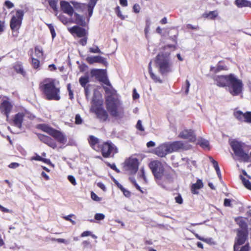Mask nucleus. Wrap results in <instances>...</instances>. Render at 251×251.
<instances>
[{"instance_id":"obj_1","label":"nucleus","mask_w":251,"mask_h":251,"mask_svg":"<svg viewBox=\"0 0 251 251\" xmlns=\"http://www.w3.org/2000/svg\"><path fill=\"white\" fill-rule=\"evenodd\" d=\"M91 75L99 81L108 86H103L107 95L105 97V110L103 106L101 100L93 98L91 112L96 114L97 118L102 122L108 120L109 115L115 118H122L124 115V108L120 100L117 91L109 82L106 73L104 70L94 69L91 71Z\"/></svg>"},{"instance_id":"obj_2","label":"nucleus","mask_w":251,"mask_h":251,"mask_svg":"<svg viewBox=\"0 0 251 251\" xmlns=\"http://www.w3.org/2000/svg\"><path fill=\"white\" fill-rule=\"evenodd\" d=\"M39 89L45 96L47 100H59L60 96V88L55 84V80L50 78H46L39 84Z\"/></svg>"},{"instance_id":"obj_3","label":"nucleus","mask_w":251,"mask_h":251,"mask_svg":"<svg viewBox=\"0 0 251 251\" xmlns=\"http://www.w3.org/2000/svg\"><path fill=\"white\" fill-rule=\"evenodd\" d=\"M36 128L46 132L60 144H65L67 141L66 136L62 132L53 128L47 124H38L36 126Z\"/></svg>"},{"instance_id":"obj_4","label":"nucleus","mask_w":251,"mask_h":251,"mask_svg":"<svg viewBox=\"0 0 251 251\" xmlns=\"http://www.w3.org/2000/svg\"><path fill=\"white\" fill-rule=\"evenodd\" d=\"M155 63L161 75L167 74L172 72V64L169 59V54L159 53L155 57Z\"/></svg>"},{"instance_id":"obj_5","label":"nucleus","mask_w":251,"mask_h":251,"mask_svg":"<svg viewBox=\"0 0 251 251\" xmlns=\"http://www.w3.org/2000/svg\"><path fill=\"white\" fill-rule=\"evenodd\" d=\"M230 145L235 155L240 161L244 162L250 161L249 155L244 150L245 146V143L233 140L230 143Z\"/></svg>"},{"instance_id":"obj_6","label":"nucleus","mask_w":251,"mask_h":251,"mask_svg":"<svg viewBox=\"0 0 251 251\" xmlns=\"http://www.w3.org/2000/svg\"><path fill=\"white\" fill-rule=\"evenodd\" d=\"M227 87L229 93L233 96H236L242 93L244 84L241 79L232 74Z\"/></svg>"},{"instance_id":"obj_7","label":"nucleus","mask_w":251,"mask_h":251,"mask_svg":"<svg viewBox=\"0 0 251 251\" xmlns=\"http://www.w3.org/2000/svg\"><path fill=\"white\" fill-rule=\"evenodd\" d=\"M24 12L22 10H17L16 14L13 15L10 21V27L12 30V35L17 37L19 34V30L21 27Z\"/></svg>"},{"instance_id":"obj_8","label":"nucleus","mask_w":251,"mask_h":251,"mask_svg":"<svg viewBox=\"0 0 251 251\" xmlns=\"http://www.w3.org/2000/svg\"><path fill=\"white\" fill-rule=\"evenodd\" d=\"M149 167L156 181L162 179L164 175L165 169L162 163L159 160L151 161L149 164Z\"/></svg>"},{"instance_id":"obj_9","label":"nucleus","mask_w":251,"mask_h":251,"mask_svg":"<svg viewBox=\"0 0 251 251\" xmlns=\"http://www.w3.org/2000/svg\"><path fill=\"white\" fill-rule=\"evenodd\" d=\"M102 156L104 158L113 157L118 152L117 148L110 142H105L100 147Z\"/></svg>"},{"instance_id":"obj_10","label":"nucleus","mask_w":251,"mask_h":251,"mask_svg":"<svg viewBox=\"0 0 251 251\" xmlns=\"http://www.w3.org/2000/svg\"><path fill=\"white\" fill-rule=\"evenodd\" d=\"M139 163L136 158L129 157L124 163V169L128 172L130 175H134L138 170Z\"/></svg>"},{"instance_id":"obj_11","label":"nucleus","mask_w":251,"mask_h":251,"mask_svg":"<svg viewBox=\"0 0 251 251\" xmlns=\"http://www.w3.org/2000/svg\"><path fill=\"white\" fill-rule=\"evenodd\" d=\"M247 239L248 232L247 231L244 230L238 231L233 246L234 251H236L237 249H239V246L244 244Z\"/></svg>"},{"instance_id":"obj_12","label":"nucleus","mask_w":251,"mask_h":251,"mask_svg":"<svg viewBox=\"0 0 251 251\" xmlns=\"http://www.w3.org/2000/svg\"><path fill=\"white\" fill-rule=\"evenodd\" d=\"M232 74L217 75L213 77V79L218 86L220 87H227Z\"/></svg>"},{"instance_id":"obj_13","label":"nucleus","mask_w":251,"mask_h":251,"mask_svg":"<svg viewBox=\"0 0 251 251\" xmlns=\"http://www.w3.org/2000/svg\"><path fill=\"white\" fill-rule=\"evenodd\" d=\"M234 117L241 122L251 123V112L247 111L243 113L240 110L235 111L233 113Z\"/></svg>"},{"instance_id":"obj_14","label":"nucleus","mask_w":251,"mask_h":251,"mask_svg":"<svg viewBox=\"0 0 251 251\" xmlns=\"http://www.w3.org/2000/svg\"><path fill=\"white\" fill-rule=\"evenodd\" d=\"M68 30L74 37L80 38L87 35V31L84 28L78 25H74L71 27H69Z\"/></svg>"},{"instance_id":"obj_15","label":"nucleus","mask_w":251,"mask_h":251,"mask_svg":"<svg viewBox=\"0 0 251 251\" xmlns=\"http://www.w3.org/2000/svg\"><path fill=\"white\" fill-rule=\"evenodd\" d=\"M178 137L188 140L191 142H194L196 140V136L192 129H184L180 132Z\"/></svg>"},{"instance_id":"obj_16","label":"nucleus","mask_w":251,"mask_h":251,"mask_svg":"<svg viewBox=\"0 0 251 251\" xmlns=\"http://www.w3.org/2000/svg\"><path fill=\"white\" fill-rule=\"evenodd\" d=\"M36 135L42 142L47 145L50 148L54 149L57 147L56 142L50 136L41 133H36Z\"/></svg>"},{"instance_id":"obj_17","label":"nucleus","mask_w":251,"mask_h":251,"mask_svg":"<svg viewBox=\"0 0 251 251\" xmlns=\"http://www.w3.org/2000/svg\"><path fill=\"white\" fill-rule=\"evenodd\" d=\"M13 105L8 100H3L0 104V111L1 113L6 116L7 118H9V115L11 112Z\"/></svg>"},{"instance_id":"obj_18","label":"nucleus","mask_w":251,"mask_h":251,"mask_svg":"<svg viewBox=\"0 0 251 251\" xmlns=\"http://www.w3.org/2000/svg\"><path fill=\"white\" fill-rule=\"evenodd\" d=\"M154 153L160 157H165L167 154L170 153L168 143H166L160 145L155 149Z\"/></svg>"},{"instance_id":"obj_19","label":"nucleus","mask_w":251,"mask_h":251,"mask_svg":"<svg viewBox=\"0 0 251 251\" xmlns=\"http://www.w3.org/2000/svg\"><path fill=\"white\" fill-rule=\"evenodd\" d=\"M170 152L178 151L184 149V144L182 141H176L171 143H168Z\"/></svg>"},{"instance_id":"obj_20","label":"nucleus","mask_w":251,"mask_h":251,"mask_svg":"<svg viewBox=\"0 0 251 251\" xmlns=\"http://www.w3.org/2000/svg\"><path fill=\"white\" fill-rule=\"evenodd\" d=\"M60 7L62 11L72 16L74 13L73 7L70 4L69 2L66 1H61L60 2Z\"/></svg>"},{"instance_id":"obj_21","label":"nucleus","mask_w":251,"mask_h":251,"mask_svg":"<svg viewBox=\"0 0 251 251\" xmlns=\"http://www.w3.org/2000/svg\"><path fill=\"white\" fill-rule=\"evenodd\" d=\"M24 117L25 114L23 113L19 112L16 114L13 119L14 125L15 126L21 128L22 126V123L24 121Z\"/></svg>"},{"instance_id":"obj_22","label":"nucleus","mask_w":251,"mask_h":251,"mask_svg":"<svg viewBox=\"0 0 251 251\" xmlns=\"http://www.w3.org/2000/svg\"><path fill=\"white\" fill-rule=\"evenodd\" d=\"M86 61L90 64H92L95 63H100L103 64L106 63L105 59L104 57L99 55L95 56H88L86 58Z\"/></svg>"},{"instance_id":"obj_23","label":"nucleus","mask_w":251,"mask_h":251,"mask_svg":"<svg viewBox=\"0 0 251 251\" xmlns=\"http://www.w3.org/2000/svg\"><path fill=\"white\" fill-rule=\"evenodd\" d=\"M88 142L90 146L95 150L99 151L100 147L99 146L100 140L98 138L93 135H90L88 138Z\"/></svg>"},{"instance_id":"obj_24","label":"nucleus","mask_w":251,"mask_h":251,"mask_svg":"<svg viewBox=\"0 0 251 251\" xmlns=\"http://www.w3.org/2000/svg\"><path fill=\"white\" fill-rule=\"evenodd\" d=\"M223 62V60L219 61L216 67L211 66L210 69V72L214 74H216L221 71H227L228 68L226 65H222Z\"/></svg>"},{"instance_id":"obj_25","label":"nucleus","mask_w":251,"mask_h":251,"mask_svg":"<svg viewBox=\"0 0 251 251\" xmlns=\"http://www.w3.org/2000/svg\"><path fill=\"white\" fill-rule=\"evenodd\" d=\"M203 187V184L202 182V180L198 179L197 180V182L192 184L191 187V191L193 194H198L199 191L198 190L201 189Z\"/></svg>"},{"instance_id":"obj_26","label":"nucleus","mask_w":251,"mask_h":251,"mask_svg":"<svg viewBox=\"0 0 251 251\" xmlns=\"http://www.w3.org/2000/svg\"><path fill=\"white\" fill-rule=\"evenodd\" d=\"M13 67L17 73L20 74L24 76H25L26 72L24 70L23 65H22V64L21 62H16L14 64Z\"/></svg>"},{"instance_id":"obj_27","label":"nucleus","mask_w":251,"mask_h":251,"mask_svg":"<svg viewBox=\"0 0 251 251\" xmlns=\"http://www.w3.org/2000/svg\"><path fill=\"white\" fill-rule=\"evenodd\" d=\"M235 4L239 8L243 7L251 8V1L247 0H235Z\"/></svg>"},{"instance_id":"obj_28","label":"nucleus","mask_w":251,"mask_h":251,"mask_svg":"<svg viewBox=\"0 0 251 251\" xmlns=\"http://www.w3.org/2000/svg\"><path fill=\"white\" fill-rule=\"evenodd\" d=\"M218 15V12L217 10L209 11L203 14L202 17L210 20H215Z\"/></svg>"},{"instance_id":"obj_29","label":"nucleus","mask_w":251,"mask_h":251,"mask_svg":"<svg viewBox=\"0 0 251 251\" xmlns=\"http://www.w3.org/2000/svg\"><path fill=\"white\" fill-rule=\"evenodd\" d=\"M210 161L212 163L214 168L215 169V171L216 172V173L217 174V176L220 179L222 178V175L221 173L220 169L219 167L218 163L217 161L215 160L211 156H210L209 157Z\"/></svg>"},{"instance_id":"obj_30","label":"nucleus","mask_w":251,"mask_h":251,"mask_svg":"<svg viewBox=\"0 0 251 251\" xmlns=\"http://www.w3.org/2000/svg\"><path fill=\"white\" fill-rule=\"evenodd\" d=\"M31 160H36L39 161H42L47 164H50L51 163L50 160L49 159L44 158L37 153H35V155L32 156L31 158Z\"/></svg>"},{"instance_id":"obj_31","label":"nucleus","mask_w":251,"mask_h":251,"mask_svg":"<svg viewBox=\"0 0 251 251\" xmlns=\"http://www.w3.org/2000/svg\"><path fill=\"white\" fill-rule=\"evenodd\" d=\"M75 23L78 25H83L84 24V20L82 16H80L76 13H75Z\"/></svg>"},{"instance_id":"obj_32","label":"nucleus","mask_w":251,"mask_h":251,"mask_svg":"<svg viewBox=\"0 0 251 251\" xmlns=\"http://www.w3.org/2000/svg\"><path fill=\"white\" fill-rule=\"evenodd\" d=\"M240 178L244 186L247 189L251 190V182L242 176H240Z\"/></svg>"},{"instance_id":"obj_33","label":"nucleus","mask_w":251,"mask_h":251,"mask_svg":"<svg viewBox=\"0 0 251 251\" xmlns=\"http://www.w3.org/2000/svg\"><path fill=\"white\" fill-rule=\"evenodd\" d=\"M79 82L81 86L85 88L89 82V78L87 76H81L79 79Z\"/></svg>"},{"instance_id":"obj_34","label":"nucleus","mask_w":251,"mask_h":251,"mask_svg":"<svg viewBox=\"0 0 251 251\" xmlns=\"http://www.w3.org/2000/svg\"><path fill=\"white\" fill-rule=\"evenodd\" d=\"M129 180L134 185L135 188L139 190L141 193L143 194L144 192L142 190L141 187L137 183L136 180L134 177H129Z\"/></svg>"},{"instance_id":"obj_35","label":"nucleus","mask_w":251,"mask_h":251,"mask_svg":"<svg viewBox=\"0 0 251 251\" xmlns=\"http://www.w3.org/2000/svg\"><path fill=\"white\" fill-rule=\"evenodd\" d=\"M35 53L36 55L39 58L42 57L44 55L43 49L41 47H35Z\"/></svg>"},{"instance_id":"obj_36","label":"nucleus","mask_w":251,"mask_h":251,"mask_svg":"<svg viewBox=\"0 0 251 251\" xmlns=\"http://www.w3.org/2000/svg\"><path fill=\"white\" fill-rule=\"evenodd\" d=\"M31 65L34 69H39L40 68V61L38 59L32 57L31 58Z\"/></svg>"},{"instance_id":"obj_37","label":"nucleus","mask_w":251,"mask_h":251,"mask_svg":"<svg viewBox=\"0 0 251 251\" xmlns=\"http://www.w3.org/2000/svg\"><path fill=\"white\" fill-rule=\"evenodd\" d=\"M72 4L76 9H81L83 8L86 4L84 3H81L76 1H71Z\"/></svg>"},{"instance_id":"obj_38","label":"nucleus","mask_w":251,"mask_h":251,"mask_svg":"<svg viewBox=\"0 0 251 251\" xmlns=\"http://www.w3.org/2000/svg\"><path fill=\"white\" fill-rule=\"evenodd\" d=\"M96 3L89 2L87 5L88 12L89 17L91 16L93 14V9L96 5Z\"/></svg>"},{"instance_id":"obj_39","label":"nucleus","mask_w":251,"mask_h":251,"mask_svg":"<svg viewBox=\"0 0 251 251\" xmlns=\"http://www.w3.org/2000/svg\"><path fill=\"white\" fill-rule=\"evenodd\" d=\"M57 1L56 0H49V5L54 11H57Z\"/></svg>"},{"instance_id":"obj_40","label":"nucleus","mask_w":251,"mask_h":251,"mask_svg":"<svg viewBox=\"0 0 251 251\" xmlns=\"http://www.w3.org/2000/svg\"><path fill=\"white\" fill-rule=\"evenodd\" d=\"M115 11L117 15V16L120 18L121 20H123L125 19V16L122 15V12L120 10V8L119 6H117L115 8Z\"/></svg>"},{"instance_id":"obj_41","label":"nucleus","mask_w":251,"mask_h":251,"mask_svg":"<svg viewBox=\"0 0 251 251\" xmlns=\"http://www.w3.org/2000/svg\"><path fill=\"white\" fill-rule=\"evenodd\" d=\"M47 25L50 30L52 38L53 39L56 36V33L53 25L51 24H47Z\"/></svg>"},{"instance_id":"obj_42","label":"nucleus","mask_w":251,"mask_h":251,"mask_svg":"<svg viewBox=\"0 0 251 251\" xmlns=\"http://www.w3.org/2000/svg\"><path fill=\"white\" fill-rule=\"evenodd\" d=\"M89 52L94 53H101L100 50L98 46H95L94 48H90L89 49Z\"/></svg>"},{"instance_id":"obj_43","label":"nucleus","mask_w":251,"mask_h":251,"mask_svg":"<svg viewBox=\"0 0 251 251\" xmlns=\"http://www.w3.org/2000/svg\"><path fill=\"white\" fill-rule=\"evenodd\" d=\"M106 164L107 166L109 167L111 169L115 171L117 173L120 172V170L117 168L116 165L114 163L110 164L109 162H106Z\"/></svg>"},{"instance_id":"obj_44","label":"nucleus","mask_w":251,"mask_h":251,"mask_svg":"<svg viewBox=\"0 0 251 251\" xmlns=\"http://www.w3.org/2000/svg\"><path fill=\"white\" fill-rule=\"evenodd\" d=\"M151 76V77L154 80L155 82H159L162 83V81L159 78L157 77L153 72L149 73Z\"/></svg>"},{"instance_id":"obj_45","label":"nucleus","mask_w":251,"mask_h":251,"mask_svg":"<svg viewBox=\"0 0 251 251\" xmlns=\"http://www.w3.org/2000/svg\"><path fill=\"white\" fill-rule=\"evenodd\" d=\"M136 127L138 130L140 131H144L145 130L144 128L142 125L141 121L140 120H139L137 121V124L136 125Z\"/></svg>"},{"instance_id":"obj_46","label":"nucleus","mask_w":251,"mask_h":251,"mask_svg":"<svg viewBox=\"0 0 251 251\" xmlns=\"http://www.w3.org/2000/svg\"><path fill=\"white\" fill-rule=\"evenodd\" d=\"M250 251V247L249 244H247L245 245L242 246L240 250L237 249L236 251ZM233 251L234 250H233Z\"/></svg>"},{"instance_id":"obj_47","label":"nucleus","mask_w":251,"mask_h":251,"mask_svg":"<svg viewBox=\"0 0 251 251\" xmlns=\"http://www.w3.org/2000/svg\"><path fill=\"white\" fill-rule=\"evenodd\" d=\"M82 123V119L79 114H77L75 117V124L76 125H80Z\"/></svg>"},{"instance_id":"obj_48","label":"nucleus","mask_w":251,"mask_h":251,"mask_svg":"<svg viewBox=\"0 0 251 251\" xmlns=\"http://www.w3.org/2000/svg\"><path fill=\"white\" fill-rule=\"evenodd\" d=\"M81 39L79 41V44L84 46L87 44L88 38L86 36L81 37Z\"/></svg>"},{"instance_id":"obj_49","label":"nucleus","mask_w":251,"mask_h":251,"mask_svg":"<svg viewBox=\"0 0 251 251\" xmlns=\"http://www.w3.org/2000/svg\"><path fill=\"white\" fill-rule=\"evenodd\" d=\"M73 216H75L73 214H70L68 216L64 217L63 218L66 221H70L73 225H75L76 224V222L74 220H73L72 219H71V217Z\"/></svg>"},{"instance_id":"obj_50","label":"nucleus","mask_w":251,"mask_h":251,"mask_svg":"<svg viewBox=\"0 0 251 251\" xmlns=\"http://www.w3.org/2000/svg\"><path fill=\"white\" fill-rule=\"evenodd\" d=\"M104 217V215L102 213H97L95 215V219L97 220H102Z\"/></svg>"},{"instance_id":"obj_51","label":"nucleus","mask_w":251,"mask_h":251,"mask_svg":"<svg viewBox=\"0 0 251 251\" xmlns=\"http://www.w3.org/2000/svg\"><path fill=\"white\" fill-rule=\"evenodd\" d=\"M176 202L178 204H182L183 203V199L180 194H178L176 197H175Z\"/></svg>"},{"instance_id":"obj_52","label":"nucleus","mask_w":251,"mask_h":251,"mask_svg":"<svg viewBox=\"0 0 251 251\" xmlns=\"http://www.w3.org/2000/svg\"><path fill=\"white\" fill-rule=\"evenodd\" d=\"M91 198L92 200H93L94 201H100V200H101V198L99 197L95 193H94L93 192H91Z\"/></svg>"},{"instance_id":"obj_53","label":"nucleus","mask_w":251,"mask_h":251,"mask_svg":"<svg viewBox=\"0 0 251 251\" xmlns=\"http://www.w3.org/2000/svg\"><path fill=\"white\" fill-rule=\"evenodd\" d=\"M68 179L73 185H75L76 184L75 179L74 176L71 175L69 176H68Z\"/></svg>"},{"instance_id":"obj_54","label":"nucleus","mask_w":251,"mask_h":251,"mask_svg":"<svg viewBox=\"0 0 251 251\" xmlns=\"http://www.w3.org/2000/svg\"><path fill=\"white\" fill-rule=\"evenodd\" d=\"M140 10V5L137 3L135 4L133 6V12L136 13H139Z\"/></svg>"},{"instance_id":"obj_55","label":"nucleus","mask_w":251,"mask_h":251,"mask_svg":"<svg viewBox=\"0 0 251 251\" xmlns=\"http://www.w3.org/2000/svg\"><path fill=\"white\" fill-rule=\"evenodd\" d=\"M5 28V22L0 20V33L3 32Z\"/></svg>"},{"instance_id":"obj_56","label":"nucleus","mask_w":251,"mask_h":251,"mask_svg":"<svg viewBox=\"0 0 251 251\" xmlns=\"http://www.w3.org/2000/svg\"><path fill=\"white\" fill-rule=\"evenodd\" d=\"M4 5L7 7L8 9H10L14 7V4L11 1L9 0H6L4 2Z\"/></svg>"},{"instance_id":"obj_57","label":"nucleus","mask_w":251,"mask_h":251,"mask_svg":"<svg viewBox=\"0 0 251 251\" xmlns=\"http://www.w3.org/2000/svg\"><path fill=\"white\" fill-rule=\"evenodd\" d=\"M0 210L4 213H12V211L11 210H9L6 208L4 207L2 205L0 204Z\"/></svg>"},{"instance_id":"obj_58","label":"nucleus","mask_w":251,"mask_h":251,"mask_svg":"<svg viewBox=\"0 0 251 251\" xmlns=\"http://www.w3.org/2000/svg\"><path fill=\"white\" fill-rule=\"evenodd\" d=\"M59 19L62 22V23L64 25L67 24L69 22L68 19L63 16H60Z\"/></svg>"},{"instance_id":"obj_59","label":"nucleus","mask_w":251,"mask_h":251,"mask_svg":"<svg viewBox=\"0 0 251 251\" xmlns=\"http://www.w3.org/2000/svg\"><path fill=\"white\" fill-rule=\"evenodd\" d=\"M19 166H20V164L19 163H16V162H12V163H11L8 165V167L10 168L15 169V168L18 167Z\"/></svg>"},{"instance_id":"obj_60","label":"nucleus","mask_w":251,"mask_h":251,"mask_svg":"<svg viewBox=\"0 0 251 251\" xmlns=\"http://www.w3.org/2000/svg\"><path fill=\"white\" fill-rule=\"evenodd\" d=\"M190 86V84L189 81L188 80H186V85L184 87L185 89V92L186 94H187L189 92V89Z\"/></svg>"},{"instance_id":"obj_61","label":"nucleus","mask_w":251,"mask_h":251,"mask_svg":"<svg viewBox=\"0 0 251 251\" xmlns=\"http://www.w3.org/2000/svg\"><path fill=\"white\" fill-rule=\"evenodd\" d=\"M224 205L225 206H231V200L228 199H225L224 200Z\"/></svg>"},{"instance_id":"obj_62","label":"nucleus","mask_w":251,"mask_h":251,"mask_svg":"<svg viewBox=\"0 0 251 251\" xmlns=\"http://www.w3.org/2000/svg\"><path fill=\"white\" fill-rule=\"evenodd\" d=\"M122 192L124 196L127 198H129L131 196V192L126 189H125V190L123 191Z\"/></svg>"},{"instance_id":"obj_63","label":"nucleus","mask_w":251,"mask_h":251,"mask_svg":"<svg viewBox=\"0 0 251 251\" xmlns=\"http://www.w3.org/2000/svg\"><path fill=\"white\" fill-rule=\"evenodd\" d=\"M91 235V232L89 231H85L83 232L81 234V237H84L88 236Z\"/></svg>"},{"instance_id":"obj_64","label":"nucleus","mask_w":251,"mask_h":251,"mask_svg":"<svg viewBox=\"0 0 251 251\" xmlns=\"http://www.w3.org/2000/svg\"><path fill=\"white\" fill-rule=\"evenodd\" d=\"M200 145L204 148H207L209 146V143L207 141H203L200 143Z\"/></svg>"}]
</instances>
